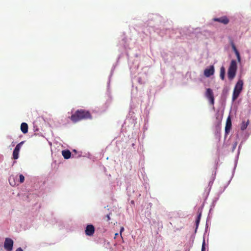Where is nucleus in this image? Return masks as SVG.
Here are the masks:
<instances>
[{
	"instance_id": "f257e3e1",
	"label": "nucleus",
	"mask_w": 251,
	"mask_h": 251,
	"mask_svg": "<svg viewBox=\"0 0 251 251\" xmlns=\"http://www.w3.org/2000/svg\"><path fill=\"white\" fill-rule=\"evenodd\" d=\"M92 119V116L89 111L84 109H78L70 117L71 120L73 123H76L82 120Z\"/></svg>"
},
{
	"instance_id": "f03ea898",
	"label": "nucleus",
	"mask_w": 251,
	"mask_h": 251,
	"mask_svg": "<svg viewBox=\"0 0 251 251\" xmlns=\"http://www.w3.org/2000/svg\"><path fill=\"white\" fill-rule=\"evenodd\" d=\"M243 81L242 79H239L236 83L234 87L232 94V101H235L239 96L241 92L243 90Z\"/></svg>"
},
{
	"instance_id": "7ed1b4c3",
	"label": "nucleus",
	"mask_w": 251,
	"mask_h": 251,
	"mask_svg": "<svg viewBox=\"0 0 251 251\" xmlns=\"http://www.w3.org/2000/svg\"><path fill=\"white\" fill-rule=\"evenodd\" d=\"M237 69L236 61L232 60L227 71V76L229 80H232L236 75Z\"/></svg>"
},
{
	"instance_id": "20e7f679",
	"label": "nucleus",
	"mask_w": 251,
	"mask_h": 251,
	"mask_svg": "<svg viewBox=\"0 0 251 251\" xmlns=\"http://www.w3.org/2000/svg\"><path fill=\"white\" fill-rule=\"evenodd\" d=\"M204 205H201L200 207H199L197 210V215L195 218V229L194 231V234H196L197 232L198 229L199 228V226L200 225L201 220L202 216V213L203 211V209L204 208Z\"/></svg>"
},
{
	"instance_id": "39448f33",
	"label": "nucleus",
	"mask_w": 251,
	"mask_h": 251,
	"mask_svg": "<svg viewBox=\"0 0 251 251\" xmlns=\"http://www.w3.org/2000/svg\"><path fill=\"white\" fill-rule=\"evenodd\" d=\"M96 231L95 226L91 223H88L84 226V233L86 236L93 237Z\"/></svg>"
},
{
	"instance_id": "423d86ee",
	"label": "nucleus",
	"mask_w": 251,
	"mask_h": 251,
	"mask_svg": "<svg viewBox=\"0 0 251 251\" xmlns=\"http://www.w3.org/2000/svg\"><path fill=\"white\" fill-rule=\"evenodd\" d=\"M14 241L10 237H6L4 239L3 248L5 251H12L14 246Z\"/></svg>"
},
{
	"instance_id": "0eeeda50",
	"label": "nucleus",
	"mask_w": 251,
	"mask_h": 251,
	"mask_svg": "<svg viewBox=\"0 0 251 251\" xmlns=\"http://www.w3.org/2000/svg\"><path fill=\"white\" fill-rule=\"evenodd\" d=\"M52 219L49 221V222L51 225L58 224L59 228L60 229L63 228L64 225L63 222L62 220L57 219L56 217L53 216V213L51 212Z\"/></svg>"
},
{
	"instance_id": "6e6552de",
	"label": "nucleus",
	"mask_w": 251,
	"mask_h": 251,
	"mask_svg": "<svg viewBox=\"0 0 251 251\" xmlns=\"http://www.w3.org/2000/svg\"><path fill=\"white\" fill-rule=\"evenodd\" d=\"M205 96L209 100L210 103L211 105H213L214 103V97L212 90L210 88L206 89Z\"/></svg>"
},
{
	"instance_id": "1a4fd4ad",
	"label": "nucleus",
	"mask_w": 251,
	"mask_h": 251,
	"mask_svg": "<svg viewBox=\"0 0 251 251\" xmlns=\"http://www.w3.org/2000/svg\"><path fill=\"white\" fill-rule=\"evenodd\" d=\"M24 143V141H22L16 145L13 152V158L14 159H17L18 158L20 149Z\"/></svg>"
},
{
	"instance_id": "9d476101",
	"label": "nucleus",
	"mask_w": 251,
	"mask_h": 251,
	"mask_svg": "<svg viewBox=\"0 0 251 251\" xmlns=\"http://www.w3.org/2000/svg\"><path fill=\"white\" fill-rule=\"evenodd\" d=\"M213 20L215 22H217L225 25H227L229 22L228 18L226 16H222L220 18H215Z\"/></svg>"
},
{
	"instance_id": "9b49d317",
	"label": "nucleus",
	"mask_w": 251,
	"mask_h": 251,
	"mask_svg": "<svg viewBox=\"0 0 251 251\" xmlns=\"http://www.w3.org/2000/svg\"><path fill=\"white\" fill-rule=\"evenodd\" d=\"M215 70L214 67L213 65L210 66L208 68H206L204 71V75L208 77L211 75H213L214 73Z\"/></svg>"
},
{
	"instance_id": "f8f14e48",
	"label": "nucleus",
	"mask_w": 251,
	"mask_h": 251,
	"mask_svg": "<svg viewBox=\"0 0 251 251\" xmlns=\"http://www.w3.org/2000/svg\"><path fill=\"white\" fill-rule=\"evenodd\" d=\"M232 126L231 120L230 116H229L226 121V125L225 126V132L226 134H228Z\"/></svg>"
},
{
	"instance_id": "ddd939ff",
	"label": "nucleus",
	"mask_w": 251,
	"mask_h": 251,
	"mask_svg": "<svg viewBox=\"0 0 251 251\" xmlns=\"http://www.w3.org/2000/svg\"><path fill=\"white\" fill-rule=\"evenodd\" d=\"M28 125L25 123H22L21 125V130L22 132L24 134L27 133L28 132Z\"/></svg>"
},
{
	"instance_id": "4468645a",
	"label": "nucleus",
	"mask_w": 251,
	"mask_h": 251,
	"mask_svg": "<svg viewBox=\"0 0 251 251\" xmlns=\"http://www.w3.org/2000/svg\"><path fill=\"white\" fill-rule=\"evenodd\" d=\"M62 154L65 159H69L71 157V153L69 150H63Z\"/></svg>"
},
{
	"instance_id": "2eb2a0df",
	"label": "nucleus",
	"mask_w": 251,
	"mask_h": 251,
	"mask_svg": "<svg viewBox=\"0 0 251 251\" xmlns=\"http://www.w3.org/2000/svg\"><path fill=\"white\" fill-rule=\"evenodd\" d=\"M208 244H206L205 240L204 237L202 240L201 251H208Z\"/></svg>"
},
{
	"instance_id": "dca6fc26",
	"label": "nucleus",
	"mask_w": 251,
	"mask_h": 251,
	"mask_svg": "<svg viewBox=\"0 0 251 251\" xmlns=\"http://www.w3.org/2000/svg\"><path fill=\"white\" fill-rule=\"evenodd\" d=\"M225 76V68L224 66H222L220 68V77L222 80H224Z\"/></svg>"
},
{
	"instance_id": "f3484780",
	"label": "nucleus",
	"mask_w": 251,
	"mask_h": 251,
	"mask_svg": "<svg viewBox=\"0 0 251 251\" xmlns=\"http://www.w3.org/2000/svg\"><path fill=\"white\" fill-rule=\"evenodd\" d=\"M249 124V120L246 122H245V121L242 122V124L241 125V129L242 130H245L247 128Z\"/></svg>"
},
{
	"instance_id": "a211bd4d",
	"label": "nucleus",
	"mask_w": 251,
	"mask_h": 251,
	"mask_svg": "<svg viewBox=\"0 0 251 251\" xmlns=\"http://www.w3.org/2000/svg\"><path fill=\"white\" fill-rule=\"evenodd\" d=\"M210 231V227H208V226H205V230H204V233L203 236V238H205V235L207 233L208 236L209 235V233Z\"/></svg>"
},
{
	"instance_id": "6ab92c4d",
	"label": "nucleus",
	"mask_w": 251,
	"mask_h": 251,
	"mask_svg": "<svg viewBox=\"0 0 251 251\" xmlns=\"http://www.w3.org/2000/svg\"><path fill=\"white\" fill-rule=\"evenodd\" d=\"M106 241V240L104 238H100L97 243L98 244H102L103 246Z\"/></svg>"
},
{
	"instance_id": "aec40b11",
	"label": "nucleus",
	"mask_w": 251,
	"mask_h": 251,
	"mask_svg": "<svg viewBox=\"0 0 251 251\" xmlns=\"http://www.w3.org/2000/svg\"><path fill=\"white\" fill-rule=\"evenodd\" d=\"M103 247L106 249H110L111 245H110V242L109 241H108L107 240H106L103 245Z\"/></svg>"
},
{
	"instance_id": "412c9836",
	"label": "nucleus",
	"mask_w": 251,
	"mask_h": 251,
	"mask_svg": "<svg viewBox=\"0 0 251 251\" xmlns=\"http://www.w3.org/2000/svg\"><path fill=\"white\" fill-rule=\"evenodd\" d=\"M193 241H191L190 239L189 241V242L187 243L186 246L188 247L189 248H191L193 247V244H194Z\"/></svg>"
},
{
	"instance_id": "4be33fe9",
	"label": "nucleus",
	"mask_w": 251,
	"mask_h": 251,
	"mask_svg": "<svg viewBox=\"0 0 251 251\" xmlns=\"http://www.w3.org/2000/svg\"><path fill=\"white\" fill-rule=\"evenodd\" d=\"M125 230V228L124 226H121L120 227V231H119V232H120V236H121V239L122 240V242H124V240L123 239H122V233Z\"/></svg>"
},
{
	"instance_id": "5701e85b",
	"label": "nucleus",
	"mask_w": 251,
	"mask_h": 251,
	"mask_svg": "<svg viewBox=\"0 0 251 251\" xmlns=\"http://www.w3.org/2000/svg\"><path fill=\"white\" fill-rule=\"evenodd\" d=\"M19 178H20V182L21 183H23L24 182V180H25V176L22 175V174H20V176H19Z\"/></svg>"
},
{
	"instance_id": "b1692460",
	"label": "nucleus",
	"mask_w": 251,
	"mask_h": 251,
	"mask_svg": "<svg viewBox=\"0 0 251 251\" xmlns=\"http://www.w3.org/2000/svg\"><path fill=\"white\" fill-rule=\"evenodd\" d=\"M111 214V212H110L109 213H108V214H107L105 217V218H106V221H109L110 220H111V218H110V215Z\"/></svg>"
},
{
	"instance_id": "393cba45",
	"label": "nucleus",
	"mask_w": 251,
	"mask_h": 251,
	"mask_svg": "<svg viewBox=\"0 0 251 251\" xmlns=\"http://www.w3.org/2000/svg\"><path fill=\"white\" fill-rule=\"evenodd\" d=\"M231 46H232V48L233 50V51L234 52H235L236 51L238 50L235 45H234V43L232 41L231 43Z\"/></svg>"
},
{
	"instance_id": "a878e982",
	"label": "nucleus",
	"mask_w": 251,
	"mask_h": 251,
	"mask_svg": "<svg viewBox=\"0 0 251 251\" xmlns=\"http://www.w3.org/2000/svg\"><path fill=\"white\" fill-rule=\"evenodd\" d=\"M215 205H210V207L209 210V213L212 214V211L214 208Z\"/></svg>"
},
{
	"instance_id": "bb28decb",
	"label": "nucleus",
	"mask_w": 251,
	"mask_h": 251,
	"mask_svg": "<svg viewBox=\"0 0 251 251\" xmlns=\"http://www.w3.org/2000/svg\"><path fill=\"white\" fill-rule=\"evenodd\" d=\"M211 225V220L206 219L205 226H208V227H210Z\"/></svg>"
},
{
	"instance_id": "cd10ccee",
	"label": "nucleus",
	"mask_w": 251,
	"mask_h": 251,
	"mask_svg": "<svg viewBox=\"0 0 251 251\" xmlns=\"http://www.w3.org/2000/svg\"><path fill=\"white\" fill-rule=\"evenodd\" d=\"M195 235H196V234H194V233L192 234L191 235L190 239L191 241H194V239H195Z\"/></svg>"
},
{
	"instance_id": "c85d7f7f",
	"label": "nucleus",
	"mask_w": 251,
	"mask_h": 251,
	"mask_svg": "<svg viewBox=\"0 0 251 251\" xmlns=\"http://www.w3.org/2000/svg\"><path fill=\"white\" fill-rule=\"evenodd\" d=\"M30 206L32 207H33V206H36V207L35 208L36 209H39L41 208V205H30Z\"/></svg>"
},
{
	"instance_id": "c756f323",
	"label": "nucleus",
	"mask_w": 251,
	"mask_h": 251,
	"mask_svg": "<svg viewBox=\"0 0 251 251\" xmlns=\"http://www.w3.org/2000/svg\"><path fill=\"white\" fill-rule=\"evenodd\" d=\"M212 214H210V213H208V216H207V217L206 219L211 220V218H212Z\"/></svg>"
},
{
	"instance_id": "7c9ffc66",
	"label": "nucleus",
	"mask_w": 251,
	"mask_h": 251,
	"mask_svg": "<svg viewBox=\"0 0 251 251\" xmlns=\"http://www.w3.org/2000/svg\"><path fill=\"white\" fill-rule=\"evenodd\" d=\"M236 57H237L238 62H240L241 60L240 55L239 54L238 56H236Z\"/></svg>"
},
{
	"instance_id": "2f4dec72",
	"label": "nucleus",
	"mask_w": 251,
	"mask_h": 251,
	"mask_svg": "<svg viewBox=\"0 0 251 251\" xmlns=\"http://www.w3.org/2000/svg\"><path fill=\"white\" fill-rule=\"evenodd\" d=\"M236 57H237L238 62H240L241 60L240 55L239 54L238 56H236Z\"/></svg>"
},
{
	"instance_id": "473e14b6",
	"label": "nucleus",
	"mask_w": 251,
	"mask_h": 251,
	"mask_svg": "<svg viewBox=\"0 0 251 251\" xmlns=\"http://www.w3.org/2000/svg\"><path fill=\"white\" fill-rule=\"evenodd\" d=\"M15 251H24V250L22 248L19 247Z\"/></svg>"
},
{
	"instance_id": "72a5a7b5",
	"label": "nucleus",
	"mask_w": 251,
	"mask_h": 251,
	"mask_svg": "<svg viewBox=\"0 0 251 251\" xmlns=\"http://www.w3.org/2000/svg\"><path fill=\"white\" fill-rule=\"evenodd\" d=\"M190 249H191L190 248H189L187 246H185V251H190Z\"/></svg>"
},
{
	"instance_id": "f704fd0d",
	"label": "nucleus",
	"mask_w": 251,
	"mask_h": 251,
	"mask_svg": "<svg viewBox=\"0 0 251 251\" xmlns=\"http://www.w3.org/2000/svg\"><path fill=\"white\" fill-rule=\"evenodd\" d=\"M151 213L150 212H147L145 214V216L147 217H150Z\"/></svg>"
},
{
	"instance_id": "c9c22d12",
	"label": "nucleus",
	"mask_w": 251,
	"mask_h": 251,
	"mask_svg": "<svg viewBox=\"0 0 251 251\" xmlns=\"http://www.w3.org/2000/svg\"><path fill=\"white\" fill-rule=\"evenodd\" d=\"M235 52V54H236V56H238V55H239V54H240L239 52L238 51V50H237V51H235V52Z\"/></svg>"
},
{
	"instance_id": "e433bc0d",
	"label": "nucleus",
	"mask_w": 251,
	"mask_h": 251,
	"mask_svg": "<svg viewBox=\"0 0 251 251\" xmlns=\"http://www.w3.org/2000/svg\"><path fill=\"white\" fill-rule=\"evenodd\" d=\"M119 236V233H116L115 234V236H114V239H115L117 237H118Z\"/></svg>"
},
{
	"instance_id": "4c0bfd02",
	"label": "nucleus",
	"mask_w": 251,
	"mask_h": 251,
	"mask_svg": "<svg viewBox=\"0 0 251 251\" xmlns=\"http://www.w3.org/2000/svg\"><path fill=\"white\" fill-rule=\"evenodd\" d=\"M109 206V205H107L106 206H104V208H106V207H108Z\"/></svg>"
}]
</instances>
